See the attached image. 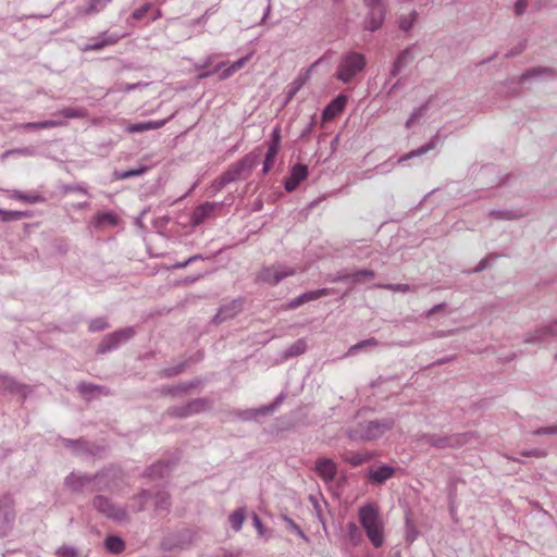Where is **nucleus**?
<instances>
[{
	"instance_id": "9b49d317",
	"label": "nucleus",
	"mask_w": 557,
	"mask_h": 557,
	"mask_svg": "<svg viewBox=\"0 0 557 557\" xmlns=\"http://www.w3.org/2000/svg\"><path fill=\"white\" fill-rule=\"evenodd\" d=\"M166 122H168V120H159V121H147V122H140V123H135V124H128L126 126L125 131L129 134H133V133H141V132L151 131V129H159L162 126H164Z\"/></svg>"
},
{
	"instance_id": "c9c22d12",
	"label": "nucleus",
	"mask_w": 557,
	"mask_h": 557,
	"mask_svg": "<svg viewBox=\"0 0 557 557\" xmlns=\"http://www.w3.org/2000/svg\"><path fill=\"white\" fill-rule=\"evenodd\" d=\"M58 554L63 557H75L76 552L72 547L62 546L58 549Z\"/></svg>"
},
{
	"instance_id": "bf43d9fd",
	"label": "nucleus",
	"mask_w": 557,
	"mask_h": 557,
	"mask_svg": "<svg viewBox=\"0 0 557 557\" xmlns=\"http://www.w3.org/2000/svg\"><path fill=\"white\" fill-rule=\"evenodd\" d=\"M271 410H272V409H270V408H264V409H262V413H268V412H270Z\"/></svg>"
},
{
	"instance_id": "f8f14e48",
	"label": "nucleus",
	"mask_w": 557,
	"mask_h": 557,
	"mask_svg": "<svg viewBox=\"0 0 557 557\" xmlns=\"http://www.w3.org/2000/svg\"><path fill=\"white\" fill-rule=\"evenodd\" d=\"M134 332L131 329L121 330L119 332H115L111 335H109L104 339V347L101 348V352H104L107 349H111L117 345L121 341H126L133 336Z\"/></svg>"
},
{
	"instance_id": "aec40b11",
	"label": "nucleus",
	"mask_w": 557,
	"mask_h": 557,
	"mask_svg": "<svg viewBox=\"0 0 557 557\" xmlns=\"http://www.w3.org/2000/svg\"><path fill=\"white\" fill-rule=\"evenodd\" d=\"M370 455L366 453H349L345 456V460L352 466H359L370 460Z\"/></svg>"
},
{
	"instance_id": "6e6d98bb",
	"label": "nucleus",
	"mask_w": 557,
	"mask_h": 557,
	"mask_svg": "<svg viewBox=\"0 0 557 557\" xmlns=\"http://www.w3.org/2000/svg\"><path fill=\"white\" fill-rule=\"evenodd\" d=\"M540 72H549V71H548V70H546V69H545V70H541V69H533V70H531V71L529 72V74H528V75H536V74H539Z\"/></svg>"
},
{
	"instance_id": "dca6fc26",
	"label": "nucleus",
	"mask_w": 557,
	"mask_h": 557,
	"mask_svg": "<svg viewBox=\"0 0 557 557\" xmlns=\"http://www.w3.org/2000/svg\"><path fill=\"white\" fill-rule=\"evenodd\" d=\"M119 39H120V36H116V35L106 36V38H103L101 40H96L94 44L86 46V48L84 50L85 51L101 50L106 46H112V45L116 44L119 41Z\"/></svg>"
},
{
	"instance_id": "de8ad7c7",
	"label": "nucleus",
	"mask_w": 557,
	"mask_h": 557,
	"mask_svg": "<svg viewBox=\"0 0 557 557\" xmlns=\"http://www.w3.org/2000/svg\"><path fill=\"white\" fill-rule=\"evenodd\" d=\"M433 445L437 448H444L448 446V440L447 438H440L433 443Z\"/></svg>"
},
{
	"instance_id": "2eb2a0df",
	"label": "nucleus",
	"mask_w": 557,
	"mask_h": 557,
	"mask_svg": "<svg viewBox=\"0 0 557 557\" xmlns=\"http://www.w3.org/2000/svg\"><path fill=\"white\" fill-rule=\"evenodd\" d=\"M63 123L61 121L55 120H47L42 122H29L22 124L21 127L25 129H41V128H52V127H59L62 126Z\"/></svg>"
},
{
	"instance_id": "f257e3e1",
	"label": "nucleus",
	"mask_w": 557,
	"mask_h": 557,
	"mask_svg": "<svg viewBox=\"0 0 557 557\" xmlns=\"http://www.w3.org/2000/svg\"><path fill=\"white\" fill-rule=\"evenodd\" d=\"M358 518L371 544L379 548L385 541V523L377 505L368 503L358 510Z\"/></svg>"
},
{
	"instance_id": "4d7b16f0",
	"label": "nucleus",
	"mask_w": 557,
	"mask_h": 557,
	"mask_svg": "<svg viewBox=\"0 0 557 557\" xmlns=\"http://www.w3.org/2000/svg\"><path fill=\"white\" fill-rule=\"evenodd\" d=\"M232 306H233V308H234V309L239 310V309H240L242 304H240L239 301H233Z\"/></svg>"
},
{
	"instance_id": "c756f323",
	"label": "nucleus",
	"mask_w": 557,
	"mask_h": 557,
	"mask_svg": "<svg viewBox=\"0 0 557 557\" xmlns=\"http://www.w3.org/2000/svg\"><path fill=\"white\" fill-rule=\"evenodd\" d=\"M108 327V323L103 318L95 319L89 324V330L92 332L101 331Z\"/></svg>"
},
{
	"instance_id": "f704fd0d",
	"label": "nucleus",
	"mask_w": 557,
	"mask_h": 557,
	"mask_svg": "<svg viewBox=\"0 0 557 557\" xmlns=\"http://www.w3.org/2000/svg\"><path fill=\"white\" fill-rule=\"evenodd\" d=\"M250 59H251V54L240 58L239 60L233 62L231 65L233 66V70H235L237 72L238 70L244 67L250 61Z\"/></svg>"
},
{
	"instance_id": "a878e982",
	"label": "nucleus",
	"mask_w": 557,
	"mask_h": 557,
	"mask_svg": "<svg viewBox=\"0 0 557 557\" xmlns=\"http://www.w3.org/2000/svg\"><path fill=\"white\" fill-rule=\"evenodd\" d=\"M379 288H384L393 292H401L407 293L410 290V286L408 284H380L377 285Z\"/></svg>"
},
{
	"instance_id": "a211bd4d",
	"label": "nucleus",
	"mask_w": 557,
	"mask_h": 557,
	"mask_svg": "<svg viewBox=\"0 0 557 557\" xmlns=\"http://www.w3.org/2000/svg\"><path fill=\"white\" fill-rule=\"evenodd\" d=\"M117 224V216L111 212L99 213L96 216V226L103 227L106 225L114 226Z\"/></svg>"
},
{
	"instance_id": "8fccbe9b",
	"label": "nucleus",
	"mask_w": 557,
	"mask_h": 557,
	"mask_svg": "<svg viewBox=\"0 0 557 557\" xmlns=\"http://www.w3.org/2000/svg\"><path fill=\"white\" fill-rule=\"evenodd\" d=\"M274 160H269L267 157H265V160H264V164H263V173L267 174L271 166L274 164Z\"/></svg>"
},
{
	"instance_id": "5fc2aeb1",
	"label": "nucleus",
	"mask_w": 557,
	"mask_h": 557,
	"mask_svg": "<svg viewBox=\"0 0 557 557\" xmlns=\"http://www.w3.org/2000/svg\"><path fill=\"white\" fill-rule=\"evenodd\" d=\"M14 197H15L16 199H20V200H26V201H30V202H34V201L36 200V198H35V197H34V198H29V197H26V196H24V195H22V194H16Z\"/></svg>"
},
{
	"instance_id": "4468645a",
	"label": "nucleus",
	"mask_w": 557,
	"mask_h": 557,
	"mask_svg": "<svg viewBox=\"0 0 557 557\" xmlns=\"http://www.w3.org/2000/svg\"><path fill=\"white\" fill-rule=\"evenodd\" d=\"M280 147H281V131H280V128H275L272 133V140H271V144L269 146L265 157L269 160L275 161L277 153L280 151Z\"/></svg>"
},
{
	"instance_id": "7ed1b4c3",
	"label": "nucleus",
	"mask_w": 557,
	"mask_h": 557,
	"mask_svg": "<svg viewBox=\"0 0 557 557\" xmlns=\"http://www.w3.org/2000/svg\"><path fill=\"white\" fill-rule=\"evenodd\" d=\"M366 66V59L363 54L358 52H350L346 54L337 69L336 77L343 83L350 82L359 72Z\"/></svg>"
},
{
	"instance_id": "ea45409f",
	"label": "nucleus",
	"mask_w": 557,
	"mask_h": 557,
	"mask_svg": "<svg viewBox=\"0 0 557 557\" xmlns=\"http://www.w3.org/2000/svg\"><path fill=\"white\" fill-rule=\"evenodd\" d=\"M306 78H298L294 82V88L289 91V99L294 97V95L305 84Z\"/></svg>"
},
{
	"instance_id": "6ab92c4d",
	"label": "nucleus",
	"mask_w": 557,
	"mask_h": 557,
	"mask_svg": "<svg viewBox=\"0 0 557 557\" xmlns=\"http://www.w3.org/2000/svg\"><path fill=\"white\" fill-rule=\"evenodd\" d=\"M106 547L109 552L119 554L123 552L125 545L124 542L117 536H109L106 540Z\"/></svg>"
},
{
	"instance_id": "37998d69",
	"label": "nucleus",
	"mask_w": 557,
	"mask_h": 557,
	"mask_svg": "<svg viewBox=\"0 0 557 557\" xmlns=\"http://www.w3.org/2000/svg\"><path fill=\"white\" fill-rule=\"evenodd\" d=\"M236 71L233 70V66L230 65L227 69H225L222 73H221V79H226L228 78L230 76H232Z\"/></svg>"
},
{
	"instance_id": "e433bc0d",
	"label": "nucleus",
	"mask_w": 557,
	"mask_h": 557,
	"mask_svg": "<svg viewBox=\"0 0 557 557\" xmlns=\"http://www.w3.org/2000/svg\"><path fill=\"white\" fill-rule=\"evenodd\" d=\"M145 171H146L145 168H140V169H137V170L126 171V172L122 173L120 175V177L121 178H128V177H132V176H138V175L143 174Z\"/></svg>"
},
{
	"instance_id": "2f4dec72",
	"label": "nucleus",
	"mask_w": 557,
	"mask_h": 557,
	"mask_svg": "<svg viewBox=\"0 0 557 557\" xmlns=\"http://www.w3.org/2000/svg\"><path fill=\"white\" fill-rule=\"evenodd\" d=\"M306 348H307L306 342L304 339H299L290 347V351L293 355H300V354L305 352Z\"/></svg>"
},
{
	"instance_id": "a19ab883",
	"label": "nucleus",
	"mask_w": 557,
	"mask_h": 557,
	"mask_svg": "<svg viewBox=\"0 0 557 557\" xmlns=\"http://www.w3.org/2000/svg\"><path fill=\"white\" fill-rule=\"evenodd\" d=\"M304 304H306V301H305V299H304L302 295H300V296H298V297L294 298V299L289 302L288 308H290V309H295V308H298V307L302 306Z\"/></svg>"
},
{
	"instance_id": "412c9836",
	"label": "nucleus",
	"mask_w": 557,
	"mask_h": 557,
	"mask_svg": "<svg viewBox=\"0 0 557 557\" xmlns=\"http://www.w3.org/2000/svg\"><path fill=\"white\" fill-rule=\"evenodd\" d=\"M212 210V205L205 203L200 207H198L194 214H193V221L195 224H199L203 221L205 216L209 214V212Z\"/></svg>"
},
{
	"instance_id": "603ef678",
	"label": "nucleus",
	"mask_w": 557,
	"mask_h": 557,
	"mask_svg": "<svg viewBox=\"0 0 557 557\" xmlns=\"http://www.w3.org/2000/svg\"><path fill=\"white\" fill-rule=\"evenodd\" d=\"M231 315H232V314H228V313L226 312V309H225V308H223V309H221V310H220V312L218 313L216 319H219V320H224L225 318L231 317Z\"/></svg>"
},
{
	"instance_id": "0eeeda50",
	"label": "nucleus",
	"mask_w": 557,
	"mask_h": 557,
	"mask_svg": "<svg viewBox=\"0 0 557 557\" xmlns=\"http://www.w3.org/2000/svg\"><path fill=\"white\" fill-rule=\"evenodd\" d=\"M315 470L324 481H332L337 472L336 465L327 458H320L315 462Z\"/></svg>"
},
{
	"instance_id": "864d4df0",
	"label": "nucleus",
	"mask_w": 557,
	"mask_h": 557,
	"mask_svg": "<svg viewBox=\"0 0 557 557\" xmlns=\"http://www.w3.org/2000/svg\"><path fill=\"white\" fill-rule=\"evenodd\" d=\"M364 1H366L367 5L369 8H374L376 5H382L381 4V0H364Z\"/></svg>"
},
{
	"instance_id": "79ce46f5",
	"label": "nucleus",
	"mask_w": 557,
	"mask_h": 557,
	"mask_svg": "<svg viewBox=\"0 0 557 557\" xmlns=\"http://www.w3.org/2000/svg\"><path fill=\"white\" fill-rule=\"evenodd\" d=\"M536 434H554L557 433L556 426L540 429L535 432Z\"/></svg>"
},
{
	"instance_id": "4c0bfd02",
	"label": "nucleus",
	"mask_w": 557,
	"mask_h": 557,
	"mask_svg": "<svg viewBox=\"0 0 557 557\" xmlns=\"http://www.w3.org/2000/svg\"><path fill=\"white\" fill-rule=\"evenodd\" d=\"M149 9H150V5L146 4L137 10H135L133 13V17L136 20L143 18Z\"/></svg>"
},
{
	"instance_id": "423d86ee",
	"label": "nucleus",
	"mask_w": 557,
	"mask_h": 557,
	"mask_svg": "<svg viewBox=\"0 0 557 557\" xmlns=\"http://www.w3.org/2000/svg\"><path fill=\"white\" fill-rule=\"evenodd\" d=\"M94 506L109 518L123 520L126 517L125 510L115 507L113 504H111L107 498L102 496H97L94 499Z\"/></svg>"
},
{
	"instance_id": "ddd939ff",
	"label": "nucleus",
	"mask_w": 557,
	"mask_h": 557,
	"mask_svg": "<svg viewBox=\"0 0 557 557\" xmlns=\"http://www.w3.org/2000/svg\"><path fill=\"white\" fill-rule=\"evenodd\" d=\"M395 469L389 466H381L376 469H371L369 472L370 479L379 484L384 483L387 479L392 478Z\"/></svg>"
},
{
	"instance_id": "a18cd8bd",
	"label": "nucleus",
	"mask_w": 557,
	"mask_h": 557,
	"mask_svg": "<svg viewBox=\"0 0 557 557\" xmlns=\"http://www.w3.org/2000/svg\"><path fill=\"white\" fill-rule=\"evenodd\" d=\"M202 408L201 401H195L189 405V412H198Z\"/></svg>"
},
{
	"instance_id": "473e14b6",
	"label": "nucleus",
	"mask_w": 557,
	"mask_h": 557,
	"mask_svg": "<svg viewBox=\"0 0 557 557\" xmlns=\"http://www.w3.org/2000/svg\"><path fill=\"white\" fill-rule=\"evenodd\" d=\"M416 18V13L412 12L410 13L409 17H404L400 20V28L404 29V30H409L413 24V21Z\"/></svg>"
},
{
	"instance_id": "b1692460",
	"label": "nucleus",
	"mask_w": 557,
	"mask_h": 557,
	"mask_svg": "<svg viewBox=\"0 0 557 557\" xmlns=\"http://www.w3.org/2000/svg\"><path fill=\"white\" fill-rule=\"evenodd\" d=\"M331 294V289L329 288H321L317 290H311L302 294V297L306 302L317 300L321 297L327 296Z\"/></svg>"
},
{
	"instance_id": "9d476101",
	"label": "nucleus",
	"mask_w": 557,
	"mask_h": 557,
	"mask_svg": "<svg viewBox=\"0 0 557 557\" xmlns=\"http://www.w3.org/2000/svg\"><path fill=\"white\" fill-rule=\"evenodd\" d=\"M308 175V170L306 165L297 164L293 168L290 177L285 183V188L288 191H292L297 188L300 182H302Z\"/></svg>"
},
{
	"instance_id": "f3484780",
	"label": "nucleus",
	"mask_w": 557,
	"mask_h": 557,
	"mask_svg": "<svg viewBox=\"0 0 557 557\" xmlns=\"http://www.w3.org/2000/svg\"><path fill=\"white\" fill-rule=\"evenodd\" d=\"M112 0H88L87 7L83 10L86 15L98 13L103 10Z\"/></svg>"
},
{
	"instance_id": "c03bdc74",
	"label": "nucleus",
	"mask_w": 557,
	"mask_h": 557,
	"mask_svg": "<svg viewBox=\"0 0 557 557\" xmlns=\"http://www.w3.org/2000/svg\"><path fill=\"white\" fill-rule=\"evenodd\" d=\"M199 258V256H193L190 257L188 260H186L185 262H181V263H177L175 265H173V268L175 269H178V268H185L187 267L190 262H193L194 260H197Z\"/></svg>"
},
{
	"instance_id": "6e6552de",
	"label": "nucleus",
	"mask_w": 557,
	"mask_h": 557,
	"mask_svg": "<svg viewBox=\"0 0 557 557\" xmlns=\"http://www.w3.org/2000/svg\"><path fill=\"white\" fill-rule=\"evenodd\" d=\"M385 17V10L383 5H376L374 8H370V13L366 18V28L370 30H376L381 27Z\"/></svg>"
},
{
	"instance_id": "72a5a7b5",
	"label": "nucleus",
	"mask_w": 557,
	"mask_h": 557,
	"mask_svg": "<svg viewBox=\"0 0 557 557\" xmlns=\"http://www.w3.org/2000/svg\"><path fill=\"white\" fill-rule=\"evenodd\" d=\"M61 115H63L66 119H74V117H81L83 114L75 109H64L60 112Z\"/></svg>"
},
{
	"instance_id": "052dcab7",
	"label": "nucleus",
	"mask_w": 557,
	"mask_h": 557,
	"mask_svg": "<svg viewBox=\"0 0 557 557\" xmlns=\"http://www.w3.org/2000/svg\"><path fill=\"white\" fill-rule=\"evenodd\" d=\"M24 150H21V149H17V150H14L13 152H23Z\"/></svg>"
},
{
	"instance_id": "58836bf2",
	"label": "nucleus",
	"mask_w": 557,
	"mask_h": 557,
	"mask_svg": "<svg viewBox=\"0 0 557 557\" xmlns=\"http://www.w3.org/2000/svg\"><path fill=\"white\" fill-rule=\"evenodd\" d=\"M528 7L527 0H519L515 5V12L517 15L522 14Z\"/></svg>"
},
{
	"instance_id": "1a4fd4ad",
	"label": "nucleus",
	"mask_w": 557,
	"mask_h": 557,
	"mask_svg": "<svg viewBox=\"0 0 557 557\" xmlns=\"http://www.w3.org/2000/svg\"><path fill=\"white\" fill-rule=\"evenodd\" d=\"M347 103V97L344 95L337 96L334 100H332L323 112L324 120H333L339 113L343 112L345 106Z\"/></svg>"
},
{
	"instance_id": "4be33fe9",
	"label": "nucleus",
	"mask_w": 557,
	"mask_h": 557,
	"mask_svg": "<svg viewBox=\"0 0 557 557\" xmlns=\"http://www.w3.org/2000/svg\"><path fill=\"white\" fill-rule=\"evenodd\" d=\"M244 521H245V512L243 509H238L230 516V523H231L232 528L236 531L240 530Z\"/></svg>"
},
{
	"instance_id": "cd10ccee",
	"label": "nucleus",
	"mask_w": 557,
	"mask_h": 557,
	"mask_svg": "<svg viewBox=\"0 0 557 557\" xmlns=\"http://www.w3.org/2000/svg\"><path fill=\"white\" fill-rule=\"evenodd\" d=\"M362 345H368V347H376L379 345V342L375 338L361 341L358 344L351 346L348 352L354 354L355 351L361 349Z\"/></svg>"
},
{
	"instance_id": "39448f33",
	"label": "nucleus",
	"mask_w": 557,
	"mask_h": 557,
	"mask_svg": "<svg viewBox=\"0 0 557 557\" xmlns=\"http://www.w3.org/2000/svg\"><path fill=\"white\" fill-rule=\"evenodd\" d=\"M295 273V269L285 265H272L263 268L258 275V280L269 285H276L283 278L294 275Z\"/></svg>"
},
{
	"instance_id": "49530a36",
	"label": "nucleus",
	"mask_w": 557,
	"mask_h": 557,
	"mask_svg": "<svg viewBox=\"0 0 557 557\" xmlns=\"http://www.w3.org/2000/svg\"><path fill=\"white\" fill-rule=\"evenodd\" d=\"M522 455L525 457H530V456L543 457V456H545V454L540 451L539 449L531 450V451H524V453H522Z\"/></svg>"
},
{
	"instance_id": "5701e85b",
	"label": "nucleus",
	"mask_w": 557,
	"mask_h": 557,
	"mask_svg": "<svg viewBox=\"0 0 557 557\" xmlns=\"http://www.w3.org/2000/svg\"><path fill=\"white\" fill-rule=\"evenodd\" d=\"M25 216H27V214L23 211H5L0 209V221L2 222L21 220Z\"/></svg>"
},
{
	"instance_id": "f03ea898",
	"label": "nucleus",
	"mask_w": 557,
	"mask_h": 557,
	"mask_svg": "<svg viewBox=\"0 0 557 557\" xmlns=\"http://www.w3.org/2000/svg\"><path fill=\"white\" fill-rule=\"evenodd\" d=\"M394 425L391 419L384 421H370L366 424H360L349 432V437L352 440L372 441L383 436Z\"/></svg>"
},
{
	"instance_id": "bb28decb",
	"label": "nucleus",
	"mask_w": 557,
	"mask_h": 557,
	"mask_svg": "<svg viewBox=\"0 0 557 557\" xmlns=\"http://www.w3.org/2000/svg\"><path fill=\"white\" fill-rule=\"evenodd\" d=\"M345 277H351L355 283H358L360 281V277L373 278L374 272L371 270H361L351 275L343 276L342 278H345Z\"/></svg>"
},
{
	"instance_id": "09e8293b",
	"label": "nucleus",
	"mask_w": 557,
	"mask_h": 557,
	"mask_svg": "<svg viewBox=\"0 0 557 557\" xmlns=\"http://www.w3.org/2000/svg\"><path fill=\"white\" fill-rule=\"evenodd\" d=\"M407 55H408V52H407V51L403 52V53L397 58V60H396V62H395V66H396V67L400 66V65L406 61Z\"/></svg>"
},
{
	"instance_id": "c85d7f7f",
	"label": "nucleus",
	"mask_w": 557,
	"mask_h": 557,
	"mask_svg": "<svg viewBox=\"0 0 557 557\" xmlns=\"http://www.w3.org/2000/svg\"><path fill=\"white\" fill-rule=\"evenodd\" d=\"M348 536L355 544L360 542L361 535L359 533L358 527L355 523L348 524Z\"/></svg>"
},
{
	"instance_id": "20e7f679",
	"label": "nucleus",
	"mask_w": 557,
	"mask_h": 557,
	"mask_svg": "<svg viewBox=\"0 0 557 557\" xmlns=\"http://www.w3.org/2000/svg\"><path fill=\"white\" fill-rule=\"evenodd\" d=\"M257 160L252 156L244 157L239 162L230 166V169L223 174V182L230 183L236 180L246 178L252 169L256 166Z\"/></svg>"
},
{
	"instance_id": "393cba45",
	"label": "nucleus",
	"mask_w": 557,
	"mask_h": 557,
	"mask_svg": "<svg viewBox=\"0 0 557 557\" xmlns=\"http://www.w3.org/2000/svg\"><path fill=\"white\" fill-rule=\"evenodd\" d=\"M433 148H434V144H429V145L422 146V147H421V148H419V149H416V150H412V151H410V152L406 153L404 157H401V158L399 159V162H403V161L409 160V159H411V158H413V157L421 156V154H423V153H425V152L430 151V150H431V149H433Z\"/></svg>"
},
{
	"instance_id": "3c124183",
	"label": "nucleus",
	"mask_w": 557,
	"mask_h": 557,
	"mask_svg": "<svg viewBox=\"0 0 557 557\" xmlns=\"http://www.w3.org/2000/svg\"><path fill=\"white\" fill-rule=\"evenodd\" d=\"M253 523H255L256 528L258 529L259 533L262 534L263 528H262L261 521L257 515L253 516Z\"/></svg>"
},
{
	"instance_id": "13d9d810",
	"label": "nucleus",
	"mask_w": 557,
	"mask_h": 557,
	"mask_svg": "<svg viewBox=\"0 0 557 557\" xmlns=\"http://www.w3.org/2000/svg\"><path fill=\"white\" fill-rule=\"evenodd\" d=\"M557 332V323H555L552 327H549V332Z\"/></svg>"
},
{
	"instance_id": "7c9ffc66",
	"label": "nucleus",
	"mask_w": 557,
	"mask_h": 557,
	"mask_svg": "<svg viewBox=\"0 0 557 557\" xmlns=\"http://www.w3.org/2000/svg\"><path fill=\"white\" fill-rule=\"evenodd\" d=\"M424 111H425V108L424 107H421L417 110H414L410 117L408 119V121L406 122V127H411L412 124L416 122V120H418L419 117H421L423 114H424Z\"/></svg>"
}]
</instances>
